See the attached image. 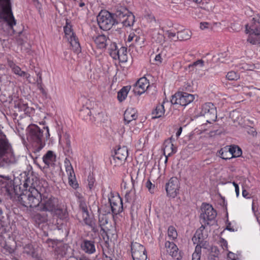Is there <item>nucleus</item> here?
<instances>
[{"instance_id": "nucleus-28", "label": "nucleus", "mask_w": 260, "mask_h": 260, "mask_svg": "<svg viewBox=\"0 0 260 260\" xmlns=\"http://www.w3.org/2000/svg\"><path fill=\"white\" fill-rule=\"evenodd\" d=\"M130 89V86H124L118 92L117 98L120 102H122L126 99Z\"/></svg>"}, {"instance_id": "nucleus-14", "label": "nucleus", "mask_w": 260, "mask_h": 260, "mask_svg": "<svg viewBox=\"0 0 260 260\" xmlns=\"http://www.w3.org/2000/svg\"><path fill=\"white\" fill-rule=\"evenodd\" d=\"M149 86V82L146 77L140 78L135 83L134 88L135 93L141 95L144 93Z\"/></svg>"}, {"instance_id": "nucleus-63", "label": "nucleus", "mask_w": 260, "mask_h": 260, "mask_svg": "<svg viewBox=\"0 0 260 260\" xmlns=\"http://www.w3.org/2000/svg\"><path fill=\"white\" fill-rule=\"evenodd\" d=\"M242 195L244 198H249V193L245 189L242 190Z\"/></svg>"}, {"instance_id": "nucleus-40", "label": "nucleus", "mask_w": 260, "mask_h": 260, "mask_svg": "<svg viewBox=\"0 0 260 260\" xmlns=\"http://www.w3.org/2000/svg\"><path fill=\"white\" fill-rule=\"evenodd\" d=\"M99 225L101 228V230L104 231H105L104 226L108 223V218L105 214H102L99 215Z\"/></svg>"}, {"instance_id": "nucleus-49", "label": "nucleus", "mask_w": 260, "mask_h": 260, "mask_svg": "<svg viewBox=\"0 0 260 260\" xmlns=\"http://www.w3.org/2000/svg\"><path fill=\"white\" fill-rule=\"evenodd\" d=\"M113 45L115 47V49L111 50V51L110 52V55L111 56V57L113 59H116L118 58V56L120 54V52H121V51H120V49L117 50L116 49V46L115 45V44H114Z\"/></svg>"}, {"instance_id": "nucleus-10", "label": "nucleus", "mask_w": 260, "mask_h": 260, "mask_svg": "<svg viewBox=\"0 0 260 260\" xmlns=\"http://www.w3.org/2000/svg\"><path fill=\"white\" fill-rule=\"evenodd\" d=\"M166 190L168 197L176 198L179 193V179L176 177L171 178L166 184Z\"/></svg>"}, {"instance_id": "nucleus-46", "label": "nucleus", "mask_w": 260, "mask_h": 260, "mask_svg": "<svg viewBox=\"0 0 260 260\" xmlns=\"http://www.w3.org/2000/svg\"><path fill=\"white\" fill-rule=\"evenodd\" d=\"M200 28L202 30L210 29L212 30L213 27L212 24L207 22H202L200 24Z\"/></svg>"}, {"instance_id": "nucleus-15", "label": "nucleus", "mask_w": 260, "mask_h": 260, "mask_svg": "<svg viewBox=\"0 0 260 260\" xmlns=\"http://www.w3.org/2000/svg\"><path fill=\"white\" fill-rule=\"evenodd\" d=\"M43 135V130L37 125H33L29 127V136L30 138L38 143L41 142Z\"/></svg>"}, {"instance_id": "nucleus-27", "label": "nucleus", "mask_w": 260, "mask_h": 260, "mask_svg": "<svg viewBox=\"0 0 260 260\" xmlns=\"http://www.w3.org/2000/svg\"><path fill=\"white\" fill-rule=\"evenodd\" d=\"M11 67H12V70L14 74L18 75L19 76L25 77L29 82H30L29 79L30 77V74L23 71H21V69L19 68V66Z\"/></svg>"}, {"instance_id": "nucleus-8", "label": "nucleus", "mask_w": 260, "mask_h": 260, "mask_svg": "<svg viewBox=\"0 0 260 260\" xmlns=\"http://www.w3.org/2000/svg\"><path fill=\"white\" fill-rule=\"evenodd\" d=\"M131 252L133 260H147V254L144 246L136 242L131 243Z\"/></svg>"}, {"instance_id": "nucleus-31", "label": "nucleus", "mask_w": 260, "mask_h": 260, "mask_svg": "<svg viewBox=\"0 0 260 260\" xmlns=\"http://www.w3.org/2000/svg\"><path fill=\"white\" fill-rule=\"evenodd\" d=\"M24 252L30 255L34 258H37L38 257V254L31 244H28L25 245L23 247Z\"/></svg>"}, {"instance_id": "nucleus-13", "label": "nucleus", "mask_w": 260, "mask_h": 260, "mask_svg": "<svg viewBox=\"0 0 260 260\" xmlns=\"http://www.w3.org/2000/svg\"><path fill=\"white\" fill-rule=\"evenodd\" d=\"M173 141V139L171 137L170 139L165 141L162 145V149L166 157L165 163L167 162L168 157L172 154L176 153L177 151V147L174 146Z\"/></svg>"}, {"instance_id": "nucleus-62", "label": "nucleus", "mask_w": 260, "mask_h": 260, "mask_svg": "<svg viewBox=\"0 0 260 260\" xmlns=\"http://www.w3.org/2000/svg\"><path fill=\"white\" fill-rule=\"evenodd\" d=\"M66 147H71V141L68 137L66 139Z\"/></svg>"}, {"instance_id": "nucleus-21", "label": "nucleus", "mask_w": 260, "mask_h": 260, "mask_svg": "<svg viewBox=\"0 0 260 260\" xmlns=\"http://www.w3.org/2000/svg\"><path fill=\"white\" fill-rule=\"evenodd\" d=\"M194 98L193 94L180 91V105L186 106L194 100Z\"/></svg>"}, {"instance_id": "nucleus-44", "label": "nucleus", "mask_w": 260, "mask_h": 260, "mask_svg": "<svg viewBox=\"0 0 260 260\" xmlns=\"http://www.w3.org/2000/svg\"><path fill=\"white\" fill-rule=\"evenodd\" d=\"M120 51L122 53V54L119 55L117 59H119V62H125L127 61V55L126 53H124L125 52H126V50L125 48L122 47L120 49Z\"/></svg>"}, {"instance_id": "nucleus-22", "label": "nucleus", "mask_w": 260, "mask_h": 260, "mask_svg": "<svg viewBox=\"0 0 260 260\" xmlns=\"http://www.w3.org/2000/svg\"><path fill=\"white\" fill-rule=\"evenodd\" d=\"M168 102H163L161 104H158L155 109L153 111L152 114L153 118H157L162 116L165 112V107L166 105H169Z\"/></svg>"}, {"instance_id": "nucleus-2", "label": "nucleus", "mask_w": 260, "mask_h": 260, "mask_svg": "<svg viewBox=\"0 0 260 260\" xmlns=\"http://www.w3.org/2000/svg\"><path fill=\"white\" fill-rule=\"evenodd\" d=\"M42 193L35 188L30 187L25 190L18 196L20 203L27 208H39Z\"/></svg>"}, {"instance_id": "nucleus-54", "label": "nucleus", "mask_w": 260, "mask_h": 260, "mask_svg": "<svg viewBox=\"0 0 260 260\" xmlns=\"http://www.w3.org/2000/svg\"><path fill=\"white\" fill-rule=\"evenodd\" d=\"M80 210L82 214L88 213L87 207L85 203H82L80 204Z\"/></svg>"}, {"instance_id": "nucleus-18", "label": "nucleus", "mask_w": 260, "mask_h": 260, "mask_svg": "<svg viewBox=\"0 0 260 260\" xmlns=\"http://www.w3.org/2000/svg\"><path fill=\"white\" fill-rule=\"evenodd\" d=\"M245 28L246 33L249 34L247 38V42L253 45L260 43V36L253 32L254 28H251V27H249L248 24L246 25Z\"/></svg>"}, {"instance_id": "nucleus-36", "label": "nucleus", "mask_w": 260, "mask_h": 260, "mask_svg": "<svg viewBox=\"0 0 260 260\" xmlns=\"http://www.w3.org/2000/svg\"><path fill=\"white\" fill-rule=\"evenodd\" d=\"M192 33L189 29H183L180 31V41H186L190 39Z\"/></svg>"}, {"instance_id": "nucleus-38", "label": "nucleus", "mask_w": 260, "mask_h": 260, "mask_svg": "<svg viewBox=\"0 0 260 260\" xmlns=\"http://www.w3.org/2000/svg\"><path fill=\"white\" fill-rule=\"evenodd\" d=\"M115 154H116V155H118L119 157H122V159H126L128 156L127 148L125 146L120 147L117 150H116Z\"/></svg>"}, {"instance_id": "nucleus-16", "label": "nucleus", "mask_w": 260, "mask_h": 260, "mask_svg": "<svg viewBox=\"0 0 260 260\" xmlns=\"http://www.w3.org/2000/svg\"><path fill=\"white\" fill-rule=\"evenodd\" d=\"M137 117V112L136 109L131 107L125 110L124 114V120L126 124L131 122H132V124H135V120Z\"/></svg>"}, {"instance_id": "nucleus-58", "label": "nucleus", "mask_w": 260, "mask_h": 260, "mask_svg": "<svg viewBox=\"0 0 260 260\" xmlns=\"http://www.w3.org/2000/svg\"><path fill=\"white\" fill-rule=\"evenodd\" d=\"M205 63L203 59H198L197 61H194L192 65H200L203 64Z\"/></svg>"}, {"instance_id": "nucleus-43", "label": "nucleus", "mask_w": 260, "mask_h": 260, "mask_svg": "<svg viewBox=\"0 0 260 260\" xmlns=\"http://www.w3.org/2000/svg\"><path fill=\"white\" fill-rule=\"evenodd\" d=\"M168 234L169 237L172 240L177 239L178 234L173 226H170L168 229Z\"/></svg>"}, {"instance_id": "nucleus-7", "label": "nucleus", "mask_w": 260, "mask_h": 260, "mask_svg": "<svg viewBox=\"0 0 260 260\" xmlns=\"http://www.w3.org/2000/svg\"><path fill=\"white\" fill-rule=\"evenodd\" d=\"M202 213L200 215L202 223L205 225L209 224V221L215 219L217 215L216 211L213 207L207 203H203L201 207Z\"/></svg>"}, {"instance_id": "nucleus-11", "label": "nucleus", "mask_w": 260, "mask_h": 260, "mask_svg": "<svg viewBox=\"0 0 260 260\" xmlns=\"http://www.w3.org/2000/svg\"><path fill=\"white\" fill-rule=\"evenodd\" d=\"M109 202L113 215H117L123 211L122 199L119 196H111L109 198Z\"/></svg>"}, {"instance_id": "nucleus-12", "label": "nucleus", "mask_w": 260, "mask_h": 260, "mask_svg": "<svg viewBox=\"0 0 260 260\" xmlns=\"http://www.w3.org/2000/svg\"><path fill=\"white\" fill-rule=\"evenodd\" d=\"M64 167L66 173L68 176L69 184L74 188L76 189L78 186V184L76 180L75 174L69 159L66 158L64 161Z\"/></svg>"}, {"instance_id": "nucleus-53", "label": "nucleus", "mask_w": 260, "mask_h": 260, "mask_svg": "<svg viewBox=\"0 0 260 260\" xmlns=\"http://www.w3.org/2000/svg\"><path fill=\"white\" fill-rule=\"evenodd\" d=\"M196 237H197L199 239V241H200V240L201 239H203V234H202V230H198L196 231V233L195 234L194 238H196Z\"/></svg>"}, {"instance_id": "nucleus-30", "label": "nucleus", "mask_w": 260, "mask_h": 260, "mask_svg": "<svg viewBox=\"0 0 260 260\" xmlns=\"http://www.w3.org/2000/svg\"><path fill=\"white\" fill-rule=\"evenodd\" d=\"M226 55L227 54L225 52L220 53L214 55L212 58V63L216 64L226 63L224 58Z\"/></svg>"}, {"instance_id": "nucleus-34", "label": "nucleus", "mask_w": 260, "mask_h": 260, "mask_svg": "<svg viewBox=\"0 0 260 260\" xmlns=\"http://www.w3.org/2000/svg\"><path fill=\"white\" fill-rule=\"evenodd\" d=\"M82 217L85 223L90 226L94 232H96L97 230L95 228V224L92 218L89 217L88 213L82 214Z\"/></svg>"}, {"instance_id": "nucleus-39", "label": "nucleus", "mask_w": 260, "mask_h": 260, "mask_svg": "<svg viewBox=\"0 0 260 260\" xmlns=\"http://www.w3.org/2000/svg\"><path fill=\"white\" fill-rule=\"evenodd\" d=\"M201 248L202 247L200 244H198L196 246L195 250L192 255V260H201Z\"/></svg>"}, {"instance_id": "nucleus-17", "label": "nucleus", "mask_w": 260, "mask_h": 260, "mask_svg": "<svg viewBox=\"0 0 260 260\" xmlns=\"http://www.w3.org/2000/svg\"><path fill=\"white\" fill-rule=\"evenodd\" d=\"M92 116H90V120L95 124L104 122L107 120V116L101 108L99 111H95L91 113Z\"/></svg>"}, {"instance_id": "nucleus-33", "label": "nucleus", "mask_w": 260, "mask_h": 260, "mask_svg": "<svg viewBox=\"0 0 260 260\" xmlns=\"http://www.w3.org/2000/svg\"><path fill=\"white\" fill-rule=\"evenodd\" d=\"M229 151L231 154V158L233 157H239L242 155L241 149L238 146H233L229 148Z\"/></svg>"}, {"instance_id": "nucleus-3", "label": "nucleus", "mask_w": 260, "mask_h": 260, "mask_svg": "<svg viewBox=\"0 0 260 260\" xmlns=\"http://www.w3.org/2000/svg\"><path fill=\"white\" fill-rule=\"evenodd\" d=\"M0 19L2 25L14 32L13 26L16 24V20L12 12L10 0H0Z\"/></svg>"}, {"instance_id": "nucleus-37", "label": "nucleus", "mask_w": 260, "mask_h": 260, "mask_svg": "<svg viewBox=\"0 0 260 260\" xmlns=\"http://www.w3.org/2000/svg\"><path fill=\"white\" fill-rule=\"evenodd\" d=\"M219 156L223 159H228L231 158V154L229 151V148L224 147L221 148L218 151Z\"/></svg>"}, {"instance_id": "nucleus-42", "label": "nucleus", "mask_w": 260, "mask_h": 260, "mask_svg": "<svg viewBox=\"0 0 260 260\" xmlns=\"http://www.w3.org/2000/svg\"><path fill=\"white\" fill-rule=\"evenodd\" d=\"M254 24L252 25L251 28H254L253 32L256 35L260 36V18L256 20L255 18H253Z\"/></svg>"}, {"instance_id": "nucleus-23", "label": "nucleus", "mask_w": 260, "mask_h": 260, "mask_svg": "<svg viewBox=\"0 0 260 260\" xmlns=\"http://www.w3.org/2000/svg\"><path fill=\"white\" fill-rule=\"evenodd\" d=\"M86 108L90 110V116L91 113L95 111H99V109L101 108L100 104L95 101L93 98H90L87 100L86 103Z\"/></svg>"}, {"instance_id": "nucleus-47", "label": "nucleus", "mask_w": 260, "mask_h": 260, "mask_svg": "<svg viewBox=\"0 0 260 260\" xmlns=\"http://www.w3.org/2000/svg\"><path fill=\"white\" fill-rule=\"evenodd\" d=\"M99 211L102 212L104 214H107L112 213V209H111L110 204L109 205H105L99 209Z\"/></svg>"}, {"instance_id": "nucleus-51", "label": "nucleus", "mask_w": 260, "mask_h": 260, "mask_svg": "<svg viewBox=\"0 0 260 260\" xmlns=\"http://www.w3.org/2000/svg\"><path fill=\"white\" fill-rule=\"evenodd\" d=\"M135 41L138 46L142 47L144 43V39L143 38H140L139 36H136Z\"/></svg>"}, {"instance_id": "nucleus-25", "label": "nucleus", "mask_w": 260, "mask_h": 260, "mask_svg": "<svg viewBox=\"0 0 260 260\" xmlns=\"http://www.w3.org/2000/svg\"><path fill=\"white\" fill-rule=\"evenodd\" d=\"M71 45L73 50L75 52H79L81 50V47L78 38L75 36L70 37L67 39Z\"/></svg>"}, {"instance_id": "nucleus-52", "label": "nucleus", "mask_w": 260, "mask_h": 260, "mask_svg": "<svg viewBox=\"0 0 260 260\" xmlns=\"http://www.w3.org/2000/svg\"><path fill=\"white\" fill-rule=\"evenodd\" d=\"M179 96V92H176L174 95L172 96V99L171 100V103L172 105H177V100H178V96Z\"/></svg>"}, {"instance_id": "nucleus-1", "label": "nucleus", "mask_w": 260, "mask_h": 260, "mask_svg": "<svg viewBox=\"0 0 260 260\" xmlns=\"http://www.w3.org/2000/svg\"><path fill=\"white\" fill-rule=\"evenodd\" d=\"M18 158L6 138H0V168L7 169L17 164Z\"/></svg>"}, {"instance_id": "nucleus-56", "label": "nucleus", "mask_w": 260, "mask_h": 260, "mask_svg": "<svg viewBox=\"0 0 260 260\" xmlns=\"http://www.w3.org/2000/svg\"><path fill=\"white\" fill-rule=\"evenodd\" d=\"M247 133L253 136H255L257 134L256 130L253 127H250L247 130Z\"/></svg>"}, {"instance_id": "nucleus-55", "label": "nucleus", "mask_w": 260, "mask_h": 260, "mask_svg": "<svg viewBox=\"0 0 260 260\" xmlns=\"http://www.w3.org/2000/svg\"><path fill=\"white\" fill-rule=\"evenodd\" d=\"M80 210L82 214L88 213L87 207L85 203H82L80 204Z\"/></svg>"}, {"instance_id": "nucleus-45", "label": "nucleus", "mask_w": 260, "mask_h": 260, "mask_svg": "<svg viewBox=\"0 0 260 260\" xmlns=\"http://www.w3.org/2000/svg\"><path fill=\"white\" fill-rule=\"evenodd\" d=\"M239 75L234 71L228 73L226 78L229 80H236L239 78Z\"/></svg>"}, {"instance_id": "nucleus-48", "label": "nucleus", "mask_w": 260, "mask_h": 260, "mask_svg": "<svg viewBox=\"0 0 260 260\" xmlns=\"http://www.w3.org/2000/svg\"><path fill=\"white\" fill-rule=\"evenodd\" d=\"M17 188V186H16V187H11V188L7 189V194L10 198H15V196L19 195L18 193H17L15 192V190Z\"/></svg>"}, {"instance_id": "nucleus-4", "label": "nucleus", "mask_w": 260, "mask_h": 260, "mask_svg": "<svg viewBox=\"0 0 260 260\" xmlns=\"http://www.w3.org/2000/svg\"><path fill=\"white\" fill-rule=\"evenodd\" d=\"M38 210L48 211L52 214H57L60 210L58 199L51 194L43 193L40 199Z\"/></svg>"}, {"instance_id": "nucleus-26", "label": "nucleus", "mask_w": 260, "mask_h": 260, "mask_svg": "<svg viewBox=\"0 0 260 260\" xmlns=\"http://www.w3.org/2000/svg\"><path fill=\"white\" fill-rule=\"evenodd\" d=\"M55 159V156L52 151H48L43 156V160L45 164L49 167Z\"/></svg>"}, {"instance_id": "nucleus-24", "label": "nucleus", "mask_w": 260, "mask_h": 260, "mask_svg": "<svg viewBox=\"0 0 260 260\" xmlns=\"http://www.w3.org/2000/svg\"><path fill=\"white\" fill-rule=\"evenodd\" d=\"M92 39L99 48H105L107 45V39L105 35H101L96 37L93 36Z\"/></svg>"}, {"instance_id": "nucleus-50", "label": "nucleus", "mask_w": 260, "mask_h": 260, "mask_svg": "<svg viewBox=\"0 0 260 260\" xmlns=\"http://www.w3.org/2000/svg\"><path fill=\"white\" fill-rule=\"evenodd\" d=\"M146 187L148 189L149 191L153 193L155 190V185L153 184L150 180H148L146 183Z\"/></svg>"}, {"instance_id": "nucleus-57", "label": "nucleus", "mask_w": 260, "mask_h": 260, "mask_svg": "<svg viewBox=\"0 0 260 260\" xmlns=\"http://www.w3.org/2000/svg\"><path fill=\"white\" fill-rule=\"evenodd\" d=\"M182 90L184 91H191V87L189 84L187 83L185 84L182 87Z\"/></svg>"}, {"instance_id": "nucleus-64", "label": "nucleus", "mask_w": 260, "mask_h": 260, "mask_svg": "<svg viewBox=\"0 0 260 260\" xmlns=\"http://www.w3.org/2000/svg\"><path fill=\"white\" fill-rule=\"evenodd\" d=\"M77 260H89V259L85 256H82V257L79 258Z\"/></svg>"}, {"instance_id": "nucleus-60", "label": "nucleus", "mask_w": 260, "mask_h": 260, "mask_svg": "<svg viewBox=\"0 0 260 260\" xmlns=\"http://www.w3.org/2000/svg\"><path fill=\"white\" fill-rule=\"evenodd\" d=\"M228 257L230 258L232 260H236L235 259V255L234 253L232 252H230L228 254Z\"/></svg>"}, {"instance_id": "nucleus-59", "label": "nucleus", "mask_w": 260, "mask_h": 260, "mask_svg": "<svg viewBox=\"0 0 260 260\" xmlns=\"http://www.w3.org/2000/svg\"><path fill=\"white\" fill-rule=\"evenodd\" d=\"M161 59H162L161 57L159 54L156 55L154 58V60L158 62V63H160L162 62Z\"/></svg>"}, {"instance_id": "nucleus-61", "label": "nucleus", "mask_w": 260, "mask_h": 260, "mask_svg": "<svg viewBox=\"0 0 260 260\" xmlns=\"http://www.w3.org/2000/svg\"><path fill=\"white\" fill-rule=\"evenodd\" d=\"M136 36L134 33L130 34V35H129V36L128 37L127 41L128 42H131V41H133V39L134 38H135Z\"/></svg>"}, {"instance_id": "nucleus-5", "label": "nucleus", "mask_w": 260, "mask_h": 260, "mask_svg": "<svg viewBox=\"0 0 260 260\" xmlns=\"http://www.w3.org/2000/svg\"><path fill=\"white\" fill-rule=\"evenodd\" d=\"M116 24L121 23L127 27L133 25L135 22V16L126 8L117 6L113 14Z\"/></svg>"}, {"instance_id": "nucleus-6", "label": "nucleus", "mask_w": 260, "mask_h": 260, "mask_svg": "<svg viewBox=\"0 0 260 260\" xmlns=\"http://www.w3.org/2000/svg\"><path fill=\"white\" fill-rule=\"evenodd\" d=\"M97 21L100 27L104 30H109L116 24L113 14L107 11H101L99 14Z\"/></svg>"}, {"instance_id": "nucleus-9", "label": "nucleus", "mask_w": 260, "mask_h": 260, "mask_svg": "<svg viewBox=\"0 0 260 260\" xmlns=\"http://www.w3.org/2000/svg\"><path fill=\"white\" fill-rule=\"evenodd\" d=\"M200 114L207 118V121L208 122H210V121H215L217 118L216 108L210 102L202 105Z\"/></svg>"}, {"instance_id": "nucleus-32", "label": "nucleus", "mask_w": 260, "mask_h": 260, "mask_svg": "<svg viewBox=\"0 0 260 260\" xmlns=\"http://www.w3.org/2000/svg\"><path fill=\"white\" fill-rule=\"evenodd\" d=\"M37 88L40 90L42 94L46 95L47 92L45 89L43 88L42 74L40 72L37 73Z\"/></svg>"}, {"instance_id": "nucleus-19", "label": "nucleus", "mask_w": 260, "mask_h": 260, "mask_svg": "<svg viewBox=\"0 0 260 260\" xmlns=\"http://www.w3.org/2000/svg\"><path fill=\"white\" fill-rule=\"evenodd\" d=\"M81 249L86 253L92 254L95 252L94 242L85 240L81 244Z\"/></svg>"}, {"instance_id": "nucleus-29", "label": "nucleus", "mask_w": 260, "mask_h": 260, "mask_svg": "<svg viewBox=\"0 0 260 260\" xmlns=\"http://www.w3.org/2000/svg\"><path fill=\"white\" fill-rule=\"evenodd\" d=\"M110 83L109 79L105 78L103 80H101L99 85V89L100 91L104 92L107 89L109 88L108 85ZM113 83L110 85V88L111 89L112 88Z\"/></svg>"}, {"instance_id": "nucleus-35", "label": "nucleus", "mask_w": 260, "mask_h": 260, "mask_svg": "<svg viewBox=\"0 0 260 260\" xmlns=\"http://www.w3.org/2000/svg\"><path fill=\"white\" fill-rule=\"evenodd\" d=\"M125 160L126 159H122V157H120L114 154V155L110 158V162L114 166H119L122 165Z\"/></svg>"}, {"instance_id": "nucleus-41", "label": "nucleus", "mask_w": 260, "mask_h": 260, "mask_svg": "<svg viewBox=\"0 0 260 260\" xmlns=\"http://www.w3.org/2000/svg\"><path fill=\"white\" fill-rule=\"evenodd\" d=\"M64 32L66 39L70 38V37L75 36L74 32H73L71 25L68 22H67L66 25L64 26Z\"/></svg>"}, {"instance_id": "nucleus-20", "label": "nucleus", "mask_w": 260, "mask_h": 260, "mask_svg": "<svg viewBox=\"0 0 260 260\" xmlns=\"http://www.w3.org/2000/svg\"><path fill=\"white\" fill-rule=\"evenodd\" d=\"M165 247L167 248L168 253L173 257L179 259L178 248L173 242L167 241L165 243Z\"/></svg>"}]
</instances>
